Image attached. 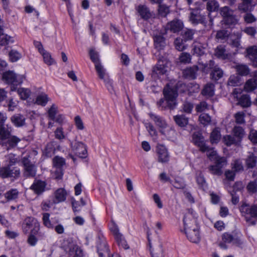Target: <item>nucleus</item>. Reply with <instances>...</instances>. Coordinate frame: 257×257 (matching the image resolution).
Segmentation results:
<instances>
[{
  "mask_svg": "<svg viewBox=\"0 0 257 257\" xmlns=\"http://www.w3.org/2000/svg\"><path fill=\"white\" fill-rule=\"evenodd\" d=\"M24 79L23 75H17L13 71H7L3 74V80L11 85V91L16 90L17 86L22 83Z\"/></svg>",
  "mask_w": 257,
  "mask_h": 257,
  "instance_id": "nucleus-2",
  "label": "nucleus"
},
{
  "mask_svg": "<svg viewBox=\"0 0 257 257\" xmlns=\"http://www.w3.org/2000/svg\"><path fill=\"white\" fill-rule=\"evenodd\" d=\"M252 1L253 0H242V2L238 5V9L244 12L250 11L252 7L254 6Z\"/></svg>",
  "mask_w": 257,
  "mask_h": 257,
  "instance_id": "nucleus-34",
  "label": "nucleus"
},
{
  "mask_svg": "<svg viewBox=\"0 0 257 257\" xmlns=\"http://www.w3.org/2000/svg\"><path fill=\"white\" fill-rule=\"evenodd\" d=\"M53 165L59 170H61V168L65 164V159L59 156H56L53 160Z\"/></svg>",
  "mask_w": 257,
  "mask_h": 257,
  "instance_id": "nucleus-49",
  "label": "nucleus"
},
{
  "mask_svg": "<svg viewBox=\"0 0 257 257\" xmlns=\"http://www.w3.org/2000/svg\"><path fill=\"white\" fill-rule=\"evenodd\" d=\"M205 152L207 153V157L210 160H215L219 157L216 151H214L213 148H210L207 145Z\"/></svg>",
  "mask_w": 257,
  "mask_h": 257,
  "instance_id": "nucleus-54",
  "label": "nucleus"
},
{
  "mask_svg": "<svg viewBox=\"0 0 257 257\" xmlns=\"http://www.w3.org/2000/svg\"><path fill=\"white\" fill-rule=\"evenodd\" d=\"M188 239L191 242L197 243L200 240V234L198 225L184 229Z\"/></svg>",
  "mask_w": 257,
  "mask_h": 257,
  "instance_id": "nucleus-13",
  "label": "nucleus"
},
{
  "mask_svg": "<svg viewBox=\"0 0 257 257\" xmlns=\"http://www.w3.org/2000/svg\"><path fill=\"white\" fill-rule=\"evenodd\" d=\"M194 31L190 29L185 30L182 34L183 38L185 41H190L193 39Z\"/></svg>",
  "mask_w": 257,
  "mask_h": 257,
  "instance_id": "nucleus-62",
  "label": "nucleus"
},
{
  "mask_svg": "<svg viewBox=\"0 0 257 257\" xmlns=\"http://www.w3.org/2000/svg\"><path fill=\"white\" fill-rule=\"evenodd\" d=\"M8 165L0 169V177L3 178H17L20 175V170L17 167H12Z\"/></svg>",
  "mask_w": 257,
  "mask_h": 257,
  "instance_id": "nucleus-8",
  "label": "nucleus"
},
{
  "mask_svg": "<svg viewBox=\"0 0 257 257\" xmlns=\"http://www.w3.org/2000/svg\"><path fill=\"white\" fill-rule=\"evenodd\" d=\"M63 248L65 251L68 253L70 257H83L82 250L72 242L65 240Z\"/></svg>",
  "mask_w": 257,
  "mask_h": 257,
  "instance_id": "nucleus-6",
  "label": "nucleus"
},
{
  "mask_svg": "<svg viewBox=\"0 0 257 257\" xmlns=\"http://www.w3.org/2000/svg\"><path fill=\"white\" fill-rule=\"evenodd\" d=\"M40 223L36 219L32 217H28L24 221L23 229L24 232L27 233L32 228L31 233L37 234L40 229Z\"/></svg>",
  "mask_w": 257,
  "mask_h": 257,
  "instance_id": "nucleus-5",
  "label": "nucleus"
},
{
  "mask_svg": "<svg viewBox=\"0 0 257 257\" xmlns=\"http://www.w3.org/2000/svg\"><path fill=\"white\" fill-rule=\"evenodd\" d=\"M13 128L8 124L0 126V140L1 142L11 137Z\"/></svg>",
  "mask_w": 257,
  "mask_h": 257,
  "instance_id": "nucleus-23",
  "label": "nucleus"
},
{
  "mask_svg": "<svg viewBox=\"0 0 257 257\" xmlns=\"http://www.w3.org/2000/svg\"><path fill=\"white\" fill-rule=\"evenodd\" d=\"M220 14L223 17V21L235 15L234 11L227 6H224L220 9Z\"/></svg>",
  "mask_w": 257,
  "mask_h": 257,
  "instance_id": "nucleus-37",
  "label": "nucleus"
},
{
  "mask_svg": "<svg viewBox=\"0 0 257 257\" xmlns=\"http://www.w3.org/2000/svg\"><path fill=\"white\" fill-rule=\"evenodd\" d=\"M13 42V38L5 34L3 28L0 27V46H6Z\"/></svg>",
  "mask_w": 257,
  "mask_h": 257,
  "instance_id": "nucleus-29",
  "label": "nucleus"
},
{
  "mask_svg": "<svg viewBox=\"0 0 257 257\" xmlns=\"http://www.w3.org/2000/svg\"><path fill=\"white\" fill-rule=\"evenodd\" d=\"M190 21L193 24H203L205 25V16L201 14L199 10H194L190 13L189 17Z\"/></svg>",
  "mask_w": 257,
  "mask_h": 257,
  "instance_id": "nucleus-14",
  "label": "nucleus"
},
{
  "mask_svg": "<svg viewBox=\"0 0 257 257\" xmlns=\"http://www.w3.org/2000/svg\"><path fill=\"white\" fill-rule=\"evenodd\" d=\"M55 137L59 140H62L65 138L63 128L60 126L58 127L54 132Z\"/></svg>",
  "mask_w": 257,
  "mask_h": 257,
  "instance_id": "nucleus-64",
  "label": "nucleus"
},
{
  "mask_svg": "<svg viewBox=\"0 0 257 257\" xmlns=\"http://www.w3.org/2000/svg\"><path fill=\"white\" fill-rule=\"evenodd\" d=\"M222 239L224 242L226 243H232L234 244L240 243V240L238 237L228 232H225L222 234Z\"/></svg>",
  "mask_w": 257,
  "mask_h": 257,
  "instance_id": "nucleus-25",
  "label": "nucleus"
},
{
  "mask_svg": "<svg viewBox=\"0 0 257 257\" xmlns=\"http://www.w3.org/2000/svg\"><path fill=\"white\" fill-rule=\"evenodd\" d=\"M198 71L197 66L194 65L192 67H188L183 71V77L189 80L195 79L196 78Z\"/></svg>",
  "mask_w": 257,
  "mask_h": 257,
  "instance_id": "nucleus-21",
  "label": "nucleus"
},
{
  "mask_svg": "<svg viewBox=\"0 0 257 257\" xmlns=\"http://www.w3.org/2000/svg\"><path fill=\"white\" fill-rule=\"evenodd\" d=\"M247 55L250 60L257 57V46H253L246 49Z\"/></svg>",
  "mask_w": 257,
  "mask_h": 257,
  "instance_id": "nucleus-57",
  "label": "nucleus"
},
{
  "mask_svg": "<svg viewBox=\"0 0 257 257\" xmlns=\"http://www.w3.org/2000/svg\"><path fill=\"white\" fill-rule=\"evenodd\" d=\"M152 257H165L164 249L162 244H160L154 250V252H151Z\"/></svg>",
  "mask_w": 257,
  "mask_h": 257,
  "instance_id": "nucleus-61",
  "label": "nucleus"
},
{
  "mask_svg": "<svg viewBox=\"0 0 257 257\" xmlns=\"http://www.w3.org/2000/svg\"><path fill=\"white\" fill-rule=\"evenodd\" d=\"M95 68L99 78L103 80L108 90L109 91L112 90L111 80L109 78H105V75L106 74L105 69L103 68L101 64H96L95 66Z\"/></svg>",
  "mask_w": 257,
  "mask_h": 257,
  "instance_id": "nucleus-12",
  "label": "nucleus"
},
{
  "mask_svg": "<svg viewBox=\"0 0 257 257\" xmlns=\"http://www.w3.org/2000/svg\"><path fill=\"white\" fill-rule=\"evenodd\" d=\"M174 120L179 126L184 127L188 123V118L185 115H177L174 116Z\"/></svg>",
  "mask_w": 257,
  "mask_h": 257,
  "instance_id": "nucleus-38",
  "label": "nucleus"
},
{
  "mask_svg": "<svg viewBox=\"0 0 257 257\" xmlns=\"http://www.w3.org/2000/svg\"><path fill=\"white\" fill-rule=\"evenodd\" d=\"M257 88V78L248 79L244 85V89L247 92H251Z\"/></svg>",
  "mask_w": 257,
  "mask_h": 257,
  "instance_id": "nucleus-33",
  "label": "nucleus"
},
{
  "mask_svg": "<svg viewBox=\"0 0 257 257\" xmlns=\"http://www.w3.org/2000/svg\"><path fill=\"white\" fill-rule=\"evenodd\" d=\"M223 141L226 145L230 146L233 144H236L239 143L234 136L226 135L223 138Z\"/></svg>",
  "mask_w": 257,
  "mask_h": 257,
  "instance_id": "nucleus-55",
  "label": "nucleus"
},
{
  "mask_svg": "<svg viewBox=\"0 0 257 257\" xmlns=\"http://www.w3.org/2000/svg\"><path fill=\"white\" fill-rule=\"evenodd\" d=\"M199 64L202 66V71L206 73H208L210 70H213L214 67L216 66L215 65L214 61L211 60L208 63H199Z\"/></svg>",
  "mask_w": 257,
  "mask_h": 257,
  "instance_id": "nucleus-45",
  "label": "nucleus"
},
{
  "mask_svg": "<svg viewBox=\"0 0 257 257\" xmlns=\"http://www.w3.org/2000/svg\"><path fill=\"white\" fill-rule=\"evenodd\" d=\"M163 94L165 98H161L157 102L159 107H166L164 105L165 101H166L167 106L170 109H174L177 104L176 98L178 96L177 86L171 87L167 85L163 90Z\"/></svg>",
  "mask_w": 257,
  "mask_h": 257,
  "instance_id": "nucleus-1",
  "label": "nucleus"
},
{
  "mask_svg": "<svg viewBox=\"0 0 257 257\" xmlns=\"http://www.w3.org/2000/svg\"><path fill=\"white\" fill-rule=\"evenodd\" d=\"M97 252L99 257H120L118 254L110 256L109 249L105 240H101L97 244Z\"/></svg>",
  "mask_w": 257,
  "mask_h": 257,
  "instance_id": "nucleus-15",
  "label": "nucleus"
},
{
  "mask_svg": "<svg viewBox=\"0 0 257 257\" xmlns=\"http://www.w3.org/2000/svg\"><path fill=\"white\" fill-rule=\"evenodd\" d=\"M234 68L237 74L240 76H246L250 72L249 68L245 64H237Z\"/></svg>",
  "mask_w": 257,
  "mask_h": 257,
  "instance_id": "nucleus-35",
  "label": "nucleus"
},
{
  "mask_svg": "<svg viewBox=\"0 0 257 257\" xmlns=\"http://www.w3.org/2000/svg\"><path fill=\"white\" fill-rule=\"evenodd\" d=\"M9 58L11 62H15L18 61L22 57V55L15 50H12L9 53Z\"/></svg>",
  "mask_w": 257,
  "mask_h": 257,
  "instance_id": "nucleus-52",
  "label": "nucleus"
},
{
  "mask_svg": "<svg viewBox=\"0 0 257 257\" xmlns=\"http://www.w3.org/2000/svg\"><path fill=\"white\" fill-rule=\"evenodd\" d=\"M154 46L158 50H163L166 46V40L164 37L157 35L154 38Z\"/></svg>",
  "mask_w": 257,
  "mask_h": 257,
  "instance_id": "nucleus-28",
  "label": "nucleus"
},
{
  "mask_svg": "<svg viewBox=\"0 0 257 257\" xmlns=\"http://www.w3.org/2000/svg\"><path fill=\"white\" fill-rule=\"evenodd\" d=\"M12 123L17 127H21L25 124L26 118L21 114H16L11 118Z\"/></svg>",
  "mask_w": 257,
  "mask_h": 257,
  "instance_id": "nucleus-27",
  "label": "nucleus"
},
{
  "mask_svg": "<svg viewBox=\"0 0 257 257\" xmlns=\"http://www.w3.org/2000/svg\"><path fill=\"white\" fill-rule=\"evenodd\" d=\"M242 188V184L240 182H236L233 186V190L230 192L232 196L231 202L232 204L235 205L239 201V196L236 194V190H240Z\"/></svg>",
  "mask_w": 257,
  "mask_h": 257,
  "instance_id": "nucleus-31",
  "label": "nucleus"
},
{
  "mask_svg": "<svg viewBox=\"0 0 257 257\" xmlns=\"http://www.w3.org/2000/svg\"><path fill=\"white\" fill-rule=\"evenodd\" d=\"M183 28V22L178 19L173 20L172 21L168 23L165 27V30L170 31V32L176 33H178Z\"/></svg>",
  "mask_w": 257,
  "mask_h": 257,
  "instance_id": "nucleus-16",
  "label": "nucleus"
},
{
  "mask_svg": "<svg viewBox=\"0 0 257 257\" xmlns=\"http://www.w3.org/2000/svg\"><path fill=\"white\" fill-rule=\"evenodd\" d=\"M156 152L158 155V162L165 163L169 161L170 155L165 146L158 144L157 146Z\"/></svg>",
  "mask_w": 257,
  "mask_h": 257,
  "instance_id": "nucleus-11",
  "label": "nucleus"
},
{
  "mask_svg": "<svg viewBox=\"0 0 257 257\" xmlns=\"http://www.w3.org/2000/svg\"><path fill=\"white\" fill-rule=\"evenodd\" d=\"M192 140L193 143L199 148L200 150L202 152H205L206 149V144L201 134L199 133H194Z\"/></svg>",
  "mask_w": 257,
  "mask_h": 257,
  "instance_id": "nucleus-18",
  "label": "nucleus"
},
{
  "mask_svg": "<svg viewBox=\"0 0 257 257\" xmlns=\"http://www.w3.org/2000/svg\"><path fill=\"white\" fill-rule=\"evenodd\" d=\"M57 106L54 104H52L48 111V117L50 119H55V117L56 116V115L57 114Z\"/></svg>",
  "mask_w": 257,
  "mask_h": 257,
  "instance_id": "nucleus-63",
  "label": "nucleus"
},
{
  "mask_svg": "<svg viewBox=\"0 0 257 257\" xmlns=\"http://www.w3.org/2000/svg\"><path fill=\"white\" fill-rule=\"evenodd\" d=\"M160 132L169 140L173 139L175 136V130L169 126L168 124H167L166 127L161 129Z\"/></svg>",
  "mask_w": 257,
  "mask_h": 257,
  "instance_id": "nucleus-39",
  "label": "nucleus"
},
{
  "mask_svg": "<svg viewBox=\"0 0 257 257\" xmlns=\"http://www.w3.org/2000/svg\"><path fill=\"white\" fill-rule=\"evenodd\" d=\"M179 60L180 62L183 63H189L191 62V56L187 52H183L181 53L179 56Z\"/></svg>",
  "mask_w": 257,
  "mask_h": 257,
  "instance_id": "nucleus-60",
  "label": "nucleus"
},
{
  "mask_svg": "<svg viewBox=\"0 0 257 257\" xmlns=\"http://www.w3.org/2000/svg\"><path fill=\"white\" fill-rule=\"evenodd\" d=\"M223 71L217 65H216L213 70H212L210 76L212 79L218 80L223 76Z\"/></svg>",
  "mask_w": 257,
  "mask_h": 257,
  "instance_id": "nucleus-41",
  "label": "nucleus"
},
{
  "mask_svg": "<svg viewBox=\"0 0 257 257\" xmlns=\"http://www.w3.org/2000/svg\"><path fill=\"white\" fill-rule=\"evenodd\" d=\"M158 14L162 17H165L170 13L169 7L165 5L160 4L158 7Z\"/></svg>",
  "mask_w": 257,
  "mask_h": 257,
  "instance_id": "nucleus-53",
  "label": "nucleus"
},
{
  "mask_svg": "<svg viewBox=\"0 0 257 257\" xmlns=\"http://www.w3.org/2000/svg\"><path fill=\"white\" fill-rule=\"evenodd\" d=\"M206 7L209 12H215L219 10V4L216 0H211L207 3Z\"/></svg>",
  "mask_w": 257,
  "mask_h": 257,
  "instance_id": "nucleus-46",
  "label": "nucleus"
},
{
  "mask_svg": "<svg viewBox=\"0 0 257 257\" xmlns=\"http://www.w3.org/2000/svg\"><path fill=\"white\" fill-rule=\"evenodd\" d=\"M17 92L20 97L24 100L27 99L30 95V90L24 88H20L17 89Z\"/></svg>",
  "mask_w": 257,
  "mask_h": 257,
  "instance_id": "nucleus-56",
  "label": "nucleus"
},
{
  "mask_svg": "<svg viewBox=\"0 0 257 257\" xmlns=\"http://www.w3.org/2000/svg\"><path fill=\"white\" fill-rule=\"evenodd\" d=\"M71 148L73 152L78 157L85 158L87 156L86 146L81 142L75 140L71 142Z\"/></svg>",
  "mask_w": 257,
  "mask_h": 257,
  "instance_id": "nucleus-7",
  "label": "nucleus"
},
{
  "mask_svg": "<svg viewBox=\"0 0 257 257\" xmlns=\"http://www.w3.org/2000/svg\"><path fill=\"white\" fill-rule=\"evenodd\" d=\"M238 104L243 107H247L250 105L251 102L248 95L243 94L241 96L238 100Z\"/></svg>",
  "mask_w": 257,
  "mask_h": 257,
  "instance_id": "nucleus-47",
  "label": "nucleus"
},
{
  "mask_svg": "<svg viewBox=\"0 0 257 257\" xmlns=\"http://www.w3.org/2000/svg\"><path fill=\"white\" fill-rule=\"evenodd\" d=\"M199 120L201 123L206 125L210 123L211 118L208 114L204 113L200 115Z\"/></svg>",
  "mask_w": 257,
  "mask_h": 257,
  "instance_id": "nucleus-58",
  "label": "nucleus"
},
{
  "mask_svg": "<svg viewBox=\"0 0 257 257\" xmlns=\"http://www.w3.org/2000/svg\"><path fill=\"white\" fill-rule=\"evenodd\" d=\"M220 14L223 17V21L235 15L234 11L227 6H224L220 9Z\"/></svg>",
  "mask_w": 257,
  "mask_h": 257,
  "instance_id": "nucleus-36",
  "label": "nucleus"
},
{
  "mask_svg": "<svg viewBox=\"0 0 257 257\" xmlns=\"http://www.w3.org/2000/svg\"><path fill=\"white\" fill-rule=\"evenodd\" d=\"M184 229L197 226V217L192 210H188L183 218Z\"/></svg>",
  "mask_w": 257,
  "mask_h": 257,
  "instance_id": "nucleus-10",
  "label": "nucleus"
},
{
  "mask_svg": "<svg viewBox=\"0 0 257 257\" xmlns=\"http://www.w3.org/2000/svg\"><path fill=\"white\" fill-rule=\"evenodd\" d=\"M138 12L144 20H147L151 17V14L148 8L144 5H140L137 9Z\"/></svg>",
  "mask_w": 257,
  "mask_h": 257,
  "instance_id": "nucleus-30",
  "label": "nucleus"
},
{
  "mask_svg": "<svg viewBox=\"0 0 257 257\" xmlns=\"http://www.w3.org/2000/svg\"><path fill=\"white\" fill-rule=\"evenodd\" d=\"M67 193L63 188L58 189L54 193L53 203L55 204L63 202L66 200Z\"/></svg>",
  "mask_w": 257,
  "mask_h": 257,
  "instance_id": "nucleus-24",
  "label": "nucleus"
},
{
  "mask_svg": "<svg viewBox=\"0 0 257 257\" xmlns=\"http://www.w3.org/2000/svg\"><path fill=\"white\" fill-rule=\"evenodd\" d=\"M221 138L220 132L217 128L214 129L210 136V142L212 144H217Z\"/></svg>",
  "mask_w": 257,
  "mask_h": 257,
  "instance_id": "nucleus-48",
  "label": "nucleus"
},
{
  "mask_svg": "<svg viewBox=\"0 0 257 257\" xmlns=\"http://www.w3.org/2000/svg\"><path fill=\"white\" fill-rule=\"evenodd\" d=\"M18 195L19 192L16 189H12L4 194L7 201L15 200L18 198Z\"/></svg>",
  "mask_w": 257,
  "mask_h": 257,
  "instance_id": "nucleus-44",
  "label": "nucleus"
},
{
  "mask_svg": "<svg viewBox=\"0 0 257 257\" xmlns=\"http://www.w3.org/2000/svg\"><path fill=\"white\" fill-rule=\"evenodd\" d=\"M46 183L40 180H35L31 185L30 189L37 195H40L45 190Z\"/></svg>",
  "mask_w": 257,
  "mask_h": 257,
  "instance_id": "nucleus-19",
  "label": "nucleus"
},
{
  "mask_svg": "<svg viewBox=\"0 0 257 257\" xmlns=\"http://www.w3.org/2000/svg\"><path fill=\"white\" fill-rule=\"evenodd\" d=\"M149 115L155 124L160 127V130L166 127L167 123L163 117L152 112L149 113Z\"/></svg>",
  "mask_w": 257,
  "mask_h": 257,
  "instance_id": "nucleus-22",
  "label": "nucleus"
},
{
  "mask_svg": "<svg viewBox=\"0 0 257 257\" xmlns=\"http://www.w3.org/2000/svg\"><path fill=\"white\" fill-rule=\"evenodd\" d=\"M240 77L237 75H232L228 78L227 85L230 86H235L240 84Z\"/></svg>",
  "mask_w": 257,
  "mask_h": 257,
  "instance_id": "nucleus-50",
  "label": "nucleus"
},
{
  "mask_svg": "<svg viewBox=\"0 0 257 257\" xmlns=\"http://www.w3.org/2000/svg\"><path fill=\"white\" fill-rule=\"evenodd\" d=\"M257 163V157L253 154H249L245 160V164L248 168H254Z\"/></svg>",
  "mask_w": 257,
  "mask_h": 257,
  "instance_id": "nucleus-42",
  "label": "nucleus"
},
{
  "mask_svg": "<svg viewBox=\"0 0 257 257\" xmlns=\"http://www.w3.org/2000/svg\"><path fill=\"white\" fill-rule=\"evenodd\" d=\"M223 24L229 27H233L239 22V18L236 15H233L231 17L226 19L223 21Z\"/></svg>",
  "mask_w": 257,
  "mask_h": 257,
  "instance_id": "nucleus-43",
  "label": "nucleus"
},
{
  "mask_svg": "<svg viewBox=\"0 0 257 257\" xmlns=\"http://www.w3.org/2000/svg\"><path fill=\"white\" fill-rule=\"evenodd\" d=\"M21 140L16 136H11L6 140L1 142L2 145L5 147L7 150L15 148L17 147Z\"/></svg>",
  "mask_w": 257,
  "mask_h": 257,
  "instance_id": "nucleus-17",
  "label": "nucleus"
},
{
  "mask_svg": "<svg viewBox=\"0 0 257 257\" xmlns=\"http://www.w3.org/2000/svg\"><path fill=\"white\" fill-rule=\"evenodd\" d=\"M30 155H26L22 159V162L24 166L23 175L24 177H34L36 176L37 168L29 159Z\"/></svg>",
  "mask_w": 257,
  "mask_h": 257,
  "instance_id": "nucleus-4",
  "label": "nucleus"
},
{
  "mask_svg": "<svg viewBox=\"0 0 257 257\" xmlns=\"http://www.w3.org/2000/svg\"><path fill=\"white\" fill-rule=\"evenodd\" d=\"M215 55L218 58L226 59L228 58L229 55L226 53L224 46L219 45L215 49Z\"/></svg>",
  "mask_w": 257,
  "mask_h": 257,
  "instance_id": "nucleus-32",
  "label": "nucleus"
},
{
  "mask_svg": "<svg viewBox=\"0 0 257 257\" xmlns=\"http://www.w3.org/2000/svg\"><path fill=\"white\" fill-rule=\"evenodd\" d=\"M208 45L206 43L194 42L193 44V51L194 54L197 56H202L205 54Z\"/></svg>",
  "mask_w": 257,
  "mask_h": 257,
  "instance_id": "nucleus-20",
  "label": "nucleus"
},
{
  "mask_svg": "<svg viewBox=\"0 0 257 257\" xmlns=\"http://www.w3.org/2000/svg\"><path fill=\"white\" fill-rule=\"evenodd\" d=\"M168 63L169 61L166 58L159 57L158 63L153 68L152 75L164 74L167 72Z\"/></svg>",
  "mask_w": 257,
  "mask_h": 257,
  "instance_id": "nucleus-9",
  "label": "nucleus"
},
{
  "mask_svg": "<svg viewBox=\"0 0 257 257\" xmlns=\"http://www.w3.org/2000/svg\"><path fill=\"white\" fill-rule=\"evenodd\" d=\"M239 210L242 215L245 217L247 222H250L251 225L255 224V221L251 220V218H257V204L250 206L244 203L240 206Z\"/></svg>",
  "mask_w": 257,
  "mask_h": 257,
  "instance_id": "nucleus-3",
  "label": "nucleus"
},
{
  "mask_svg": "<svg viewBox=\"0 0 257 257\" xmlns=\"http://www.w3.org/2000/svg\"><path fill=\"white\" fill-rule=\"evenodd\" d=\"M214 87L213 84L211 83H207L202 90V95L207 98L213 96L214 95Z\"/></svg>",
  "mask_w": 257,
  "mask_h": 257,
  "instance_id": "nucleus-26",
  "label": "nucleus"
},
{
  "mask_svg": "<svg viewBox=\"0 0 257 257\" xmlns=\"http://www.w3.org/2000/svg\"><path fill=\"white\" fill-rule=\"evenodd\" d=\"M234 137L240 143L245 135V132L241 126H235L233 128Z\"/></svg>",
  "mask_w": 257,
  "mask_h": 257,
  "instance_id": "nucleus-40",
  "label": "nucleus"
},
{
  "mask_svg": "<svg viewBox=\"0 0 257 257\" xmlns=\"http://www.w3.org/2000/svg\"><path fill=\"white\" fill-rule=\"evenodd\" d=\"M174 43L175 48L179 51H182L186 49V46L183 43V40L180 38H177L175 40Z\"/></svg>",
  "mask_w": 257,
  "mask_h": 257,
  "instance_id": "nucleus-59",
  "label": "nucleus"
},
{
  "mask_svg": "<svg viewBox=\"0 0 257 257\" xmlns=\"http://www.w3.org/2000/svg\"><path fill=\"white\" fill-rule=\"evenodd\" d=\"M48 101L49 98L48 95L45 93H42L37 97L36 103L42 106H45Z\"/></svg>",
  "mask_w": 257,
  "mask_h": 257,
  "instance_id": "nucleus-51",
  "label": "nucleus"
}]
</instances>
